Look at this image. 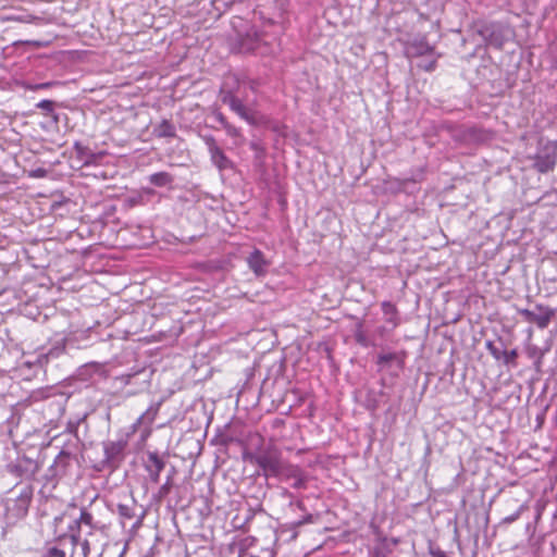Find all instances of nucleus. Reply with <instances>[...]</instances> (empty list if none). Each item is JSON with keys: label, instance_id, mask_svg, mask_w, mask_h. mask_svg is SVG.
<instances>
[{"label": "nucleus", "instance_id": "obj_1", "mask_svg": "<svg viewBox=\"0 0 557 557\" xmlns=\"http://www.w3.org/2000/svg\"><path fill=\"white\" fill-rule=\"evenodd\" d=\"M245 458L256 462L262 469L264 476H276L286 462L281 458L280 450L274 446L265 447L257 455H245Z\"/></svg>", "mask_w": 557, "mask_h": 557}, {"label": "nucleus", "instance_id": "obj_2", "mask_svg": "<svg viewBox=\"0 0 557 557\" xmlns=\"http://www.w3.org/2000/svg\"><path fill=\"white\" fill-rule=\"evenodd\" d=\"M518 313L523 317L525 322L535 324L539 329H546L550 324L555 310L543 304H536L534 309H518Z\"/></svg>", "mask_w": 557, "mask_h": 557}, {"label": "nucleus", "instance_id": "obj_3", "mask_svg": "<svg viewBox=\"0 0 557 557\" xmlns=\"http://www.w3.org/2000/svg\"><path fill=\"white\" fill-rule=\"evenodd\" d=\"M533 168L540 173L553 171L557 161V141H546L533 158Z\"/></svg>", "mask_w": 557, "mask_h": 557}, {"label": "nucleus", "instance_id": "obj_4", "mask_svg": "<svg viewBox=\"0 0 557 557\" xmlns=\"http://www.w3.org/2000/svg\"><path fill=\"white\" fill-rule=\"evenodd\" d=\"M7 469L9 473L16 478L29 480L39 471L40 466L37 460L27 456H18L7 466Z\"/></svg>", "mask_w": 557, "mask_h": 557}, {"label": "nucleus", "instance_id": "obj_5", "mask_svg": "<svg viewBox=\"0 0 557 557\" xmlns=\"http://www.w3.org/2000/svg\"><path fill=\"white\" fill-rule=\"evenodd\" d=\"M221 100L223 103L227 104L232 111L238 114L243 120L252 124L255 123L253 116L249 113L247 108L245 107L243 100L236 95V92L228 88V82L225 87L221 90Z\"/></svg>", "mask_w": 557, "mask_h": 557}, {"label": "nucleus", "instance_id": "obj_6", "mask_svg": "<svg viewBox=\"0 0 557 557\" xmlns=\"http://www.w3.org/2000/svg\"><path fill=\"white\" fill-rule=\"evenodd\" d=\"M202 139L209 151L211 162L220 171L231 170L234 168L233 161L219 147L215 138L212 135H205L202 136Z\"/></svg>", "mask_w": 557, "mask_h": 557}, {"label": "nucleus", "instance_id": "obj_7", "mask_svg": "<svg viewBox=\"0 0 557 557\" xmlns=\"http://www.w3.org/2000/svg\"><path fill=\"white\" fill-rule=\"evenodd\" d=\"M131 431L117 440L109 441L103 444L106 461L112 465L119 463L124 458V450L127 447Z\"/></svg>", "mask_w": 557, "mask_h": 557}, {"label": "nucleus", "instance_id": "obj_8", "mask_svg": "<svg viewBox=\"0 0 557 557\" xmlns=\"http://www.w3.org/2000/svg\"><path fill=\"white\" fill-rule=\"evenodd\" d=\"M275 478H278L283 481L293 480L292 487L296 490L306 488L308 483V475L304 472V470L299 466L292 465L287 461L284 463L280 473Z\"/></svg>", "mask_w": 557, "mask_h": 557}, {"label": "nucleus", "instance_id": "obj_9", "mask_svg": "<svg viewBox=\"0 0 557 557\" xmlns=\"http://www.w3.org/2000/svg\"><path fill=\"white\" fill-rule=\"evenodd\" d=\"M236 49L240 53H264L261 48L260 36L252 28L245 35L238 36Z\"/></svg>", "mask_w": 557, "mask_h": 557}, {"label": "nucleus", "instance_id": "obj_10", "mask_svg": "<svg viewBox=\"0 0 557 557\" xmlns=\"http://www.w3.org/2000/svg\"><path fill=\"white\" fill-rule=\"evenodd\" d=\"M160 403H154L148 407V409L131 425V433H135L140 425H145L144 436L150 434V426L156 420L159 412Z\"/></svg>", "mask_w": 557, "mask_h": 557}, {"label": "nucleus", "instance_id": "obj_11", "mask_svg": "<svg viewBox=\"0 0 557 557\" xmlns=\"http://www.w3.org/2000/svg\"><path fill=\"white\" fill-rule=\"evenodd\" d=\"M247 264L257 276H264L268 273L270 261L265 259L261 250L255 249L247 257Z\"/></svg>", "mask_w": 557, "mask_h": 557}, {"label": "nucleus", "instance_id": "obj_12", "mask_svg": "<svg viewBox=\"0 0 557 557\" xmlns=\"http://www.w3.org/2000/svg\"><path fill=\"white\" fill-rule=\"evenodd\" d=\"M165 467L164 460L156 451H149L147 455V461L145 463L146 471L148 472L149 479L153 483H158L160 474Z\"/></svg>", "mask_w": 557, "mask_h": 557}, {"label": "nucleus", "instance_id": "obj_13", "mask_svg": "<svg viewBox=\"0 0 557 557\" xmlns=\"http://www.w3.org/2000/svg\"><path fill=\"white\" fill-rule=\"evenodd\" d=\"M72 456L70 453L61 450L59 455L55 457L53 463L50 466L47 476L49 479H57L63 476L67 471Z\"/></svg>", "mask_w": 557, "mask_h": 557}, {"label": "nucleus", "instance_id": "obj_14", "mask_svg": "<svg viewBox=\"0 0 557 557\" xmlns=\"http://www.w3.org/2000/svg\"><path fill=\"white\" fill-rule=\"evenodd\" d=\"M407 54L411 58L433 55L434 47L424 37L412 40L407 47Z\"/></svg>", "mask_w": 557, "mask_h": 557}, {"label": "nucleus", "instance_id": "obj_15", "mask_svg": "<svg viewBox=\"0 0 557 557\" xmlns=\"http://www.w3.org/2000/svg\"><path fill=\"white\" fill-rule=\"evenodd\" d=\"M153 134L159 138H173L176 129L172 122L163 120L153 128Z\"/></svg>", "mask_w": 557, "mask_h": 557}, {"label": "nucleus", "instance_id": "obj_16", "mask_svg": "<svg viewBox=\"0 0 557 557\" xmlns=\"http://www.w3.org/2000/svg\"><path fill=\"white\" fill-rule=\"evenodd\" d=\"M381 307L385 315V321L393 327H396L399 324L398 310L396 306L391 301H383Z\"/></svg>", "mask_w": 557, "mask_h": 557}, {"label": "nucleus", "instance_id": "obj_17", "mask_svg": "<svg viewBox=\"0 0 557 557\" xmlns=\"http://www.w3.org/2000/svg\"><path fill=\"white\" fill-rule=\"evenodd\" d=\"M117 513L123 520H131L136 516V502L131 499L126 504H117Z\"/></svg>", "mask_w": 557, "mask_h": 557}, {"label": "nucleus", "instance_id": "obj_18", "mask_svg": "<svg viewBox=\"0 0 557 557\" xmlns=\"http://www.w3.org/2000/svg\"><path fill=\"white\" fill-rule=\"evenodd\" d=\"M148 180L157 187H164L173 183V176L168 172L153 173L148 177Z\"/></svg>", "mask_w": 557, "mask_h": 557}, {"label": "nucleus", "instance_id": "obj_19", "mask_svg": "<svg viewBox=\"0 0 557 557\" xmlns=\"http://www.w3.org/2000/svg\"><path fill=\"white\" fill-rule=\"evenodd\" d=\"M64 351V346H57L51 348L47 354H40L37 356L36 362L45 364L49 358H58Z\"/></svg>", "mask_w": 557, "mask_h": 557}, {"label": "nucleus", "instance_id": "obj_20", "mask_svg": "<svg viewBox=\"0 0 557 557\" xmlns=\"http://www.w3.org/2000/svg\"><path fill=\"white\" fill-rule=\"evenodd\" d=\"M227 82H228V88L233 89L236 92V95L238 94L242 84H244L243 82H240V79L237 75L230 74V75L225 76L224 82L221 87V90L225 87Z\"/></svg>", "mask_w": 557, "mask_h": 557}, {"label": "nucleus", "instance_id": "obj_21", "mask_svg": "<svg viewBox=\"0 0 557 557\" xmlns=\"http://www.w3.org/2000/svg\"><path fill=\"white\" fill-rule=\"evenodd\" d=\"M354 335H355V339H356V342H357L358 344H360L361 346H363V347H368V346H370V345H371V344H370V342H369V339H368V337H367V335H366V333H364V331H363V325H362V323H358V324L356 325V329H355V333H354Z\"/></svg>", "mask_w": 557, "mask_h": 557}, {"label": "nucleus", "instance_id": "obj_22", "mask_svg": "<svg viewBox=\"0 0 557 557\" xmlns=\"http://www.w3.org/2000/svg\"><path fill=\"white\" fill-rule=\"evenodd\" d=\"M485 347L486 349L488 350V352L496 359V360H502V357H503V354H504V348H499L497 347L493 342L488 341L486 342L485 344Z\"/></svg>", "mask_w": 557, "mask_h": 557}, {"label": "nucleus", "instance_id": "obj_23", "mask_svg": "<svg viewBox=\"0 0 557 557\" xmlns=\"http://www.w3.org/2000/svg\"><path fill=\"white\" fill-rule=\"evenodd\" d=\"M528 509L525 504L519 506V508L510 516H507L503 519V523L510 524L518 520L523 511Z\"/></svg>", "mask_w": 557, "mask_h": 557}, {"label": "nucleus", "instance_id": "obj_24", "mask_svg": "<svg viewBox=\"0 0 557 557\" xmlns=\"http://www.w3.org/2000/svg\"><path fill=\"white\" fill-rule=\"evenodd\" d=\"M518 357V350L511 349L510 351L504 350L502 360L505 364H516V359Z\"/></svg>", "mask_w": 557, "mask_h": 557}, {"label": "nucleus", "instance_id": "obj_25", "mask_svg": "<svg viewBox=\"0 0 557 557\" xmlns=\"http://www.w3.org/2000/svg\"><path fill=\"white\" fill-rule=\"evenodd\" d=\"M78 523L85 524V525L91 528L92 523H94L92 515L90 512H88L87 510H82L79 519H78Z\"/></svg>", "mask_w": 557, "mask_h": 557}, {"label": "nucleus", "instance_id": "obj_26", "mask_svg": "<svg viewBox=\"0 0 557 557\" xmlns=\"http://www.w3.org/2000/svg\"><path fill=\"white\" fill-rule=\"evenodd\" d=\"M37 108L51 113L54 110V102L52 100L44 99L37 103Z\"/></svg>", "mask_w": 557, "mask_h": 557}, {"label": "nucleus", "instance_id": "obj_27", "mask_svg": "<svg viewBox=\"0 0 557 557\" xmlns=\"http://www.w3.org/2000/svg\"><path fill=\"white\" fill-rule=\"evenodd\" d=\"M396 358V355L393 352L389 354H381L377 356V364L385 366L386 363L393 361Z\"/></svg>", "mask_w": 557, "mask_h": 557}, {"label": "nucleus", "instance_id": "obj_28", "mask_svg": "<svg viewBox=\"0 0 557 557\" xmlns=\"http://www.w3.org/2000/svg\"><path fill=\"white\" fill-rule=\"evenodd\" d=\"M437 58L433 57L432 60L428 62H423L419 64V67L423 69L426 72L434 71L436 67Z\"/></svg>", "mask_w": 557, "mask_h": 557}, {"label": "nucleus", "instance_id": "obj_29", "mask_svg": "<svg viewBox=\"0 0 557 557\" xmlns=\"http://www.w3.org/2000/svg\"><path fill=\"white\" fill-rule=\"evenodd\" d=\"M223 128L225 129L226 134L233 138L240 136L239 128L235 127L234 125H232L230 123H227Z\"/></svg>", "mask_w": 557, "mask_h": 557}, {"label": "nucleus", "instance_id": "obj_30", "mask_svg": "<svg viewBox=\"0 0 557 557\" xmlns=\"http://www.w3.org/2000/svg\"><path fill=\"white\" fill-rule=\"evenodd\" d=\"M249 146L253 151H256V158L262 160L264 157V149L256 141H251Z\"/></svg>", "mask_w": 557, "mask_h": 557}, {"label": "nucleus", "instance_id": "obj_31", "mask_svg": "<svg viewBox=\"0 0 557 557\" xmlns=\"http://www.w3.org/2000/svg\"><path fill=\"white\" fill-rule=\"evenodd\" d=\"M42 557H65V553L57 547L49 548Z\"/></svg>", "mask_w": 557, "mask_h": 557}, {"label": "nucleus", "instance_id": "obj_32", "mask_svg": "<svg viewBox=\"0 0 557 557\" xmlns=\"http://www.w3.org/2000/svg\"><path fill=\"white\" fill-rule=\"evenodd\" d=\"M213 117L221 124L222 127L228 123L224 114L220 111H214Z\"/></svg>", "mask_w": 557, "mask_h": 557}, {"label": "nucleus", "instance_id": "obj_33", "mask_svg": "<svg viewBox=\"0 0 557 557\" xmlns=\"http://www.w3.org/2000/svg\"><path fill=\"white\" fill-rule=\"evenodd\" d=\"M82 549H83V555H84V557H87V556H88V554H89V550H90V548H89V543H88V541H87V540H84V541H83V543H82Z\"/></svg>", "mask_w": 557, "mask_h": 557}, {"label": "nucleus", "instance_id": "obj_34", "mask_svg": "<svg viewBox=\"0 0 557 557\" xmlns=\"http://www.w3.org/2000/svg\"><path fill=\"white\" fill-rule=\"evenodd\" d=\"M537 348L535 346H531L528 348V352H529V356L530 357H533L534 354L536 352Z\"/></svg>", "mask_w": 557, "mask_h": 557}, {"label": "nucleus", "instance_id": "obj_35", "mask_svg": "<svg viewBox=\"0 0 557 557\" xmlns=\"http://www.w3.org/2000/svg\"><path fill=\"white\" fill-rule=\"evenodd\" d=\"M20 502L22 503V505L26 508L28 503H29V498L28 497H21L20 498Z\"/></svg>", "mask_w": 557, "mask_h": 557}, {"label": "nucleus", "instance_id": "obj_36", "mask_svg": "<svg viewBox=\"0 0 557 557\" xmlns=\"http://www.w3.org/2000/svg\"><path fill=\"white\" fill-rule=\"evenodd\" d=\"M50 85H51L50 83L39 84V85H36V86L34 87V89L47 88V87H49Z\"/></svg>", "mask_w": 557, "mask_h": 557}, {"label": "nucleus", "instance_id": "obj_37", "mask_svg": "<svg viewBox=\"0 0 557 557\" xmlns=\"http://www.w3.org/2000/svg\"><path fill=\"white\" fill-rule=\"evenodd\" d=\"M434 557H447L446 554L442 550H438L436 553H432Z\"/></svg>", "mask_w": 557, "mask_h": 557}, {"label": "nucleus", "instance_id": "obj_38", "mask_svg": "<svg viewBox=\"0 0 557 557\" xmlns=\"http://www.w3.org/2000/svg\"><path fill=\"white\" fill-rule=\"evenodd\" d=\"M168 491H169V483H165V484H164V485H162V487H161V493L166 494V493H168Z\"/></svg>", "mask_w": 557, "mask_h": 557}, {"label": "nucleus", "instance_id": "obj_39", "mask_svg": "<svg viewBox=\"0 0 557 557\" xmlns=\"http://www.w3.org/2000/svg\"><path fill=\"white\" fill-rule=\"evenodd\" d=\"M143 516L138 518V520L135 523V527H138L141 523Z\"/></svg>", "mask_w": 557, "mask_h": 557}, {"label": "nucleus", "instance_id": "obj_40", "mask_svg": "<svg viewBox=\"0 0 557 557\" xmlns=\"http://www.w3.org/2000/svg\"><path fill=\"white\" fill-rule=\"evenodd\" d=\"M75 147H76V149H77L78 151H81V152H82V150H83V149L78 146V144H75Z\"/></svg>", "mask_w": 557, "mask_h": 557}, {"label": "nucleus", "instance_id": "obj_41", "mask_svg": "<svg viewBox=\"0 0 557 557\" xmlns=\"http://www.w3.org/2000/svg\"><path fill=\"white\" fill-rule=\"evenodd\" d=\"M311 520V516H308L307 518H305V521H310Z\"/></svg>", "mask_w": 557, "mask_h": 557}, {"label": "nucleus", "instance_id": "obj_42", "mask_svg": "<svg viewBox=\"0 0 557 557\" xmlns=\"http://www.w3.org/2000/svg\"><path fill=\"white\" fill-rule=\"evenodd\" d=\"M529 336H532V329H529Z\"/></svg>", "mask_w": 557, "mask_h": 557}]
</instances>
